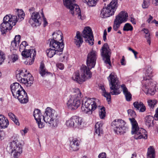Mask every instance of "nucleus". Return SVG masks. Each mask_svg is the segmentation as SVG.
I'll return each mask as SVG.
<instances>
[{"instance_id": "42", "label": "nucleus", "mask_w": 158, "mask_h": 158, "mask_svg": "<svg viewBox=\"0 0 158 158\" xmlns=\"http://www.w3.org/2000/svg\"><path fill=\"white\" fill-rule=\"evenodd\" d=\"M19 45V44L13 40L11 42V47L13 48L14 49H15L17 48Z\"/></svg>"}, {"instance_id": "60", "label": "nucleus", "mask_w": 158, "mask_h": 158, "mask_svg": "<svg viewBox=\"0 0 158 158\" xmlns=\"http://www.w3.org/2000/svg\"><path fill=\"white\" fill-rule=\"evenodd\" d=\"M136 154L135 153H134L132 154V156L131 157V158H132V157L133 158H134V157H136Z\"/></svg>"}, {"instance_id": "25", "label": "nucleus", "mask_w": 158, "mask_h": 158, "mask_svg": "<svg viewBox=\"0 0 158 158\" xmlns=\"http://www.w3.org/2000/svg\"><path fill=\"white\" fill-rule=\"evenodd\" d=\"M121 87L123 89L126 100L128 102L131 101L132 100V95L130 92L128 91L125 85L123 84L121 85Z\"/></svg>"}, {"instance_id": "14", "label": "nucleus", "mask_w": 158, "mask_h": 158, "mask_svg": "<svg viewBox=\"0 0 158 158\" xmlns=\"http://www.w3.org/2000/svg\"><path fill=\"white\" fill-rule=\"evenodd\" d=\"M126 123L121 119H115L111 123V126L117 134L120 135L126 132L128 128L126 126Z\"/></svg>"}, {"instance_id": "31", "label": "nucleus", "mask_w": 158, "mask_h": 158, "mask_svg": "<svg viewBox=\"0 0 158 158\" xmlns=\"http://www.w3.org/2000/svg\"><path fill=\"white\" fill-rule=\"evenodd\" d=\"M24 71L27 72V70L24 69L20 71L18 73L16 74V77L17 80L23 83V79L25 73H24Z\"/></svg>"}, {"instance_id": "40", "label": "nucleus", "mask_w": 158, "mask_h": 158, "mask_svg": "<svg viewBox=\"0 0 158 158\" xmlns=\"http://www.w3.org/2000/svg\"><path fill=\"white\" fill-rule=\"evenodd\" d=\"M18 56L16 54H13L10 56L11 61L13 62H15L18 59Z\"/></svg>"}, {"instance_id": "35", "label": "nucleus", "mask_w": 158, "mask_h": 158, "mask_svg": "<svg viewBox=\"0 0 158 158\" xmlns=\"http://www.w3.org/2000/svg\"><path fill=\"white\" fill-rule=\"evenodd\" d=\"M28 45L27 42L25 41H23L19 46V51L21 52L25 49L26 47Z\"/></svg>"}, {"instance_id": "62", "label": "nucleus", "mask_w": 158, "mask_h": 158, "mask_svg": "<svg viewBox=\"0 0 158 158\" xmlns=\"http://www.w3.org/2000/svg\"><path fill=\"white\" fill-rule=\"evenodd\" d=\"M107 35V32L106 30H104V34L103 35L104 36H106Z\"/></svg>"}, {"instance_id": "54", "label": "nucleus", "mask_w": 158, "mask_h": 158, "mask_svg": "<svg viewBox=\"0 0 158 158\" xmlns=\"http://www.w3.org/2000/svg\"><path fill=\"white\" fill-rule=\"evenodd\" d=\"M153 19V17L151 15H149V19L147 20V22L148 23H149Z\"/></svg>"}, {"instance_id": "27", "label": "nucleus", "mask_w": 158, "mask_h": 158, "mask_svg": "<svg viewBox=\"0 0 158 158\" xmlns=\"http://www.w3.org/2000/svg\"><path fill=\"white\" fill-rule=\"evenodd\" d=\"M102 125V123L101 122H97L95 125V132L99 136L101 134H103Z\"/></svg>"}, {"instance_id": "36", "label": "nucleus", "mask_w": 158, "mask_h": 158, "mask_svg": "<svg viewBox=\"0 0 158 158\" xmlns=\"http://www.w3.org/2000/svg\"><path fill=\"white\" fill-rule=\"evenodd\" d=\"M148 105L152 109H153L154 105H155L157 103V101L156 100H149L148 102Z\"/></svg>"}, {"instance_id": "21", "label": "nucleus", "mask_w": 158, "mask_h": 158, "mask_svg": "<svg viewBox=\"0 0 158 158\" xmlns=\"http://www.w3.org/2000/svg\"><path fill=\"white\" fill-rule=\"evenodd\" d=\"M50 47V48L47 49L46 51L47 55L48 57L51 58L55 54L60 56L62 54L63 50H61L60 48H56ZM58 48L59 47H58Z\"/></svg>"}, {"instance_id": "49", "label": "nucleus", "mask_w": 158, "mask_h": 158, "mask_svg": "<svg viewBox=\"0 0 158 158\" xmlns=\"http://www.w3.org/2000/svg\"><path fill=\"white\" fill-rule=\"evenodd\" d=\"M42 16L43 17L44 19V26L45 27L47 25L48 22L46 20V18L44 17L43 12L42 13Z\"/></svg>"}, {"instance_id": "1", "label": "nucleus", "mask_w": 158, "mask_h": 158, "mask_svg": "<svg viewBox=\"0 0 158 158\" xmlns=\"http://www.w3.org/2000/svg\"><path fill=\"white\" fill-rule=\"evenodd\" d=\"M97 57V52L94 50L91 51L88 55L86 64L88 67L83 65L81 68L80 72L76 71L74 73L72 77L73 80L80 84L85 81L87 79L90 78L92 73L90 69L95 66Z\"/></svg>"}, {"instance_id": "26", "label": "nucleus", "mask_w": 158, "mask_h": 158, "mask_svg": "<svg viewBox=\"0 0 158 158\" xmlns=\"http://www.w3.org/2000/svg\"><path fill=\"white\" fill-rule=\"evenodd\" d=\"M9 124L8 119L3 115H1L0 116V127L2 128H5L7 127Z\"/></svg>"}, {"instance_id": "32", "label": "nucleus", "mask_w": 158, "mask_h": 158, "mask_svg": "<svg viewBox=\"0 0 158 158\" xmlns=\"http://www.w3.org/2000/svg\"><path fill=\"white\" fill-rule=\"evenodd\" d=\"M98 0H83V2L86 3L89 6H95L97 3Z\"/></svg>"}, {"instance_id": "23", "label": "nucleus", "mask_w": 158, "mask_h": 158, "mask_svg": "<svg viewBox=\"0 0 158 158\" xmlns=\"http://www.w3.org/2000/svg\"><path fill=\"white\" fill-rule=\"evenodd\" d=\"M79 141L76 138H73L71 140L70 139V148L73 151H76L79 148Z\"/></svg>"}, {"instance_id": "45", "label": "nucleus", "mask_w": 158, "mask_h": 158, "mask_svg": "<svg viewBox=\"0 0 158 158\" xmlns=\"http://www.w3.org/2000/svg\"><path fill=\"white\" fill-rule=\"evenodd\" d=\"M8 115L9 118L12 120H13L16 117V116L12 113L10 112L8 113Z\"/></svg>"}, {"instance_id": "30", "label": "nucleus", "mask_w": 158, "mask_h": 158, "mask_svg": "<svg viewBox=\"0 0 158 158\" xmlns=\"http://www.w3.org/2000/svg\"><path fill=\"white\" fill-rule=\"evenodd\" d=\"M155 149L153 146H150L148 149L147 158H155Z\"/></svg>"}, {"instance_id": "57", "label": "nucleus", "mask_w": 158, "mask_h": 158, "mask_svg": "<svg viewBox=\"0 0 158 158\" xmlns=\"http://www.w3.org/2000/svg\"><path fill=\"white\" fill-rule=\"evenodd\" d=\"M21 132L22 134V135H23V134H25L27 132V131L26 130L24 129V130H22V131H21Z\"/></svg>"}, {"instance_id": "3", "label": "nucleus", "mask_w": 158, "mask_h": 158, "mask_svg": "<svg viewBox=\"0 0 158 158\" xmlns=\"http://www.w3.org/2000/svg\"><path fill=\"white\" fill-rule=\"evenodd\" d=\"M16 14L15 15H6L3 18V22L0 25V30L2 34H4L12 29L13 26L15 25L17 21L20 22L24 19L25 14L22 10L16 9Z\"/></svg>"}, {"instance_id": "59", "label": "nucleus", "mask_w": 158, "mask_h": 158, "mask_svg": "<svg viewBox=\"0 0 158 158\" xmlns=\"http://www.w3.org/2000/svg\"><path fill=\"white\" fill-rule=\"evenodd\" d=\"M112 29V27H108L107 29V31L108 32H109Z\"/></svg>"}, {"instance_id": "64", "label": "nucleus", "mask_w": 158, "mask_h": 158, "mask_svg": "<svg viewBox=\"0 0 158 158\" xmlns=\"http://www.w3.org/2000/svg\"><path fill=\"white\" fill-rule=\"evenodd\" d=\"M3 133V131H0V139L1 138L2 136V133Z\"/></svg>"}, {"instance_id": "16", "label": "nucleus", "mask_w": 158, "mask_h": 158, "mask_svg": "<svg viewBox=\"0 0 158 158\" xmlns=\"http://www.w3.org/2000/svg\"><path fill=\"white\" fill-rule=\"evenodd\" d=\"M82 118L76 116H73L66 123V125L68 127L80 128L82 127Z\"/></svg>"}, {"instance_id": "43", "label": "nucleus", "mask_w": 158, "mask_h": 158, "mask_svg": "<svg viewBox=\"0 0 158 158\" xmlns=\"http://www.w3.org/2000/svg\"><path fill=\"white\" fill-rule=\"evenodd\" d=\"M21 38V36L19 35H16L14 38V41H15L16 42L19 44Z\"/></svg>"}, {"instance_id": "13", "label": "nucleus", "mask_w": 158, "mask_h": 158, "mask_svg": "<svg viewBox=\"0 0 158 158\" xmlns=\"http://www.w3.org/2000/svg\"><path fill=\"white\" fill-rule=\"evenodd\" d=\"M96 100L94 98H88L85 103L82 104L81 107L82 111L89 114H92V111L95 110L97 106L96 102Z\"/></svg>"}, {"instance_id": "48", "label": "nucleus", "mask_w": 158, "mask_h": 158, "mask_svg": "<svg viewBox=\"0 0 158 158\" xmlns=\"http://www.w3.org/2000/svg\"><path fill=\"white\" fill-rule=\"evenodd\" d=\"M140 108L139 111L140 112H144L146 110V107L143 103L142 105V106H141Z\"/></svg>"}, {"instance_id": "12", "label": "nucleus", "mask_w": 158, "mask_h": 158, "mask_svg": "<svg viewBox=\"0 0 158 158\" xmlns=\"http://www.w3.org/2000/svg\"><path fill=\"white\" fill-rule=\"evenodd\" d=\"M117 0H112L107 7H103L101 11L100 16L106 18L114 14L117 6Z\"/></svg>"}, {"instance_id": "47", "label": "nucleus", "mask_w": 158, "mask_h": 158, "mask_svg": "<svg viewBox=\"0 0 158 158\" xmlns=\"http://www.w3.org/2000/svg\"><path fill=\"white\" fill-rule=\"evenodd\" d=\"M58 68L62 70L64 69V66L62 63H59L57 64Z\"/></svg>"}, {"instance_id": "28", "label": "nucleus", "mask_w": 158, "mask_h": 158, "mask_svg": "<svg viewBox=\"0 0 158 158\" xmlns=\"http://www.w3.org/2000/svg\"><path fill=\"white\" fill-rule=\"evenodd\" d=\"M40 73L42 76H44L45 75L51 74L50 72H48L46 69L44 64L43 62L41 61L40 63Z\"/></svg>"}, {"instance_id": "44", "label": "nucleus", "mask_w": 158, "mask_h": 158, "mask_svg": "<svg viewBox=\"0 0 158 158\" xmlns=\"http://www.w3.org/2000/svg\"><path fill=\"white\" fill-rule=\"evenodd\" d=\"M41 120H38V121H36L38 123L39 127L40 128H42L44 127V125L41 121Z\"/></svg>"}, {"instance_id": "53", "label": "nucleus", "mask_w": 158, "mask_h": 158, "mask_svg": "<svg viewBox=\"0 0 158 158\" xmlns=\"http://www.w3.org/2000/svg\"><path fill=\"white\" fill-rule=\"evenodd\" d=\"M35 9L33 7H31L29 9V11L31 13H32L34 12H35Z\"/></svg>"}, {"instance_id": "51", "label": "nucleus", "mask_w": 158, "mask_h": 158, "mask_svg": "<svg viewBox=\"0 0 158 158\" xmlns=\"http://www.w3.org/2000/svg\"><path fill=\"white\" fill-rule=\"evenodd\" d=\"M17 125H19V122L18 120V119L15 117V119H14L13 120H12Z\"/></svg>"}, {"instance_id": "52", "label": "nucleus", "mask_w": 158, "mask_h": 158, "mask_svg": "<svg viewBox=\"0 0 158 158\" xmlns=\"http://www.w3.org/2000/svg\"><path fill=\"white\" fill-rule=\"evenodd\" d=\"M131 22L134 24H136V20L133 17H131L130 19Z\"/></svg>"}, {"instance_id": "33", "label": "nucleus", "mask_w": 158, "mask_h": 158, "mask_svg": "<svg viewBox=\"0 0 158 158\" xmlns=\"http://www.w3.org/2000/svg\"><path fill=\"white\" fill-rule=\"evenodd\" d=\"M123 30L125 31H132L133 30V27L131 24L127 23L124 25Z\"/></svg>"}, {"instance_id": "61", "label": "nucleus", "mask_w": 158, "mask_h": 158, "mask_svg": "<svg viewBox=\"0 0 158 158\" xmlns=\"http://www.w3.org/2000/svg\"><path fill=\"white\" fill-rule=\"evenodd\" d=\"M103 40L104 41H106V36L103 35Z\"/></svg>"}, {"instance_id": "41", "label": "nucleus", "mask_w": 158, "mask_h": 158, "mask_svg": "<svg viewBox=\"0 0 158 158\" xmlns=\"http://www.w3.org/2000/svg\"><path fill=\"white\" fill-rule=\"evenodd\" d=\"M5 59V54L2 52H0V65L4 62Z\"/></svg>"}, {"instance_id": "37", "label": "nucleus", "mask_w": 158, "mask_h": 158, "mask_svg": "<svg viewBox=\"0 0 158 158\" xmlns=\"http://www.w3.org/2000/svg\"><path fill=\"white\" fill-rule=\"evenodd\" d=\"M143 31L146 34L145 37L147 40V42L149 45H150L151 44L150 37V34L148 33V30L147 29H144Z\"/></svg>"}, {"instance_id": "38", "label": "nucleus", "mask_w": 158, "mask_h": 158, "mask_svg": "<svg viewBox=\"0 0 158 158\" xmlns=\"http://www.w3.org/2000/svg\"><path fill=\"white\" fill-rule=\"evenodd\" d=\"M143 103L141 102L136 101L133 103V105L136 110H139L140 108L142 105Z\"/></svg>"}, {"instance_id": "24", "label": "nucleus", "mask_w": 158, "mask_h": 158, "mask_svg": "<svg viewBox=\"0 0 158 158\" xmlns=\"http://www.w3.org/2000/svg\"><path fill=\"white\" fill-rule=\"evenodd\" d=\"M74 43L78 47H80L83 42V40L81 36L80 32L77 31L76 35L74 37Z\"/></svg>"}, {"instance_id": "10", "label": "nucleus", "mask_w": 158, "mask_h": 158, "mask_svg": "<svg viewBox=\"0 0 158 158\" xmlns=\"http://www.w3.org/2000/svg\"><path fill=\"white\" fill-rule=\"evenodd\" d=\"M61 32L60 31L56 32H54L52 34L53 39H49L48 41L50 42L49 47L53 48H60L61 50H63L64 44L62 42H60L58 41L62 40L63 36Z\"/></svg>"}, {"instance_id": "9", "label": "nucleus", "mask_w": 158, "mask_h": 158, "mask_svg": "<svg viewBox=\"0 0 158 158\" xmlns=\"http://www.w3.org/2000/svg\"><path fill=\"white\" fill-rule=\"evenodd\" d=\"M83 97L80 90L78 88L74 89V94L70 97L67 103L68 108L71 110H76L81 105L80 98Z\"/></svg>"}, {"instance_id": "50", "label": "nucleus", "mask_w": 158, "mask_h": 158, "mask_svg": "<svg viewBox=\"0 0 158 158\" xmlns=\"http://www.w3.org/2000/svg\"><path fill=\"white\" fill-rule=\"evenodd\" d=\"M125 58L124 56H123L122 59L121 60V63L122 65H125Z\"/></svg>"}, {"instance_id": "34", "label": "nucleus", "mask_w": 158, "mask_h": 158, "mask_svg": "<svg viewBox=\"0 0 158 158\" xmlns=\"http://www.w3.org/2000/svg\"><path fill=\"white\" fill-rule=\"evenodd\" d=\"M99 115L101 118L103 119L106 116L105 108L103 107L100 108L99 110Z\"/></svg>"}, {"instance_id": "29", "label": "nucleus", "mask_w": 158, "mask_h": 158, "mask_svg": "<svg viewBox=\"0 0 158 158\" xmlns=\"http://www.w3.org/2000/svg\"><path fill=\"white\" fill-rule=\"evenodd\" d=\"M153 120L154 118L153 117L150 115L147 116L145 118V124L148 128L154 125Z\"/></svg>"}, {"instance_id": "46", "label": "nucleus", "mask_w": 158, "mask_h": 158, "mask_svg": "<svg viewBox=\"0 0 158 158\" xmlns=\"http://www.w3.org/2000/svg\"><path fill=\"white\" fill-rule=\"evenodd\" d=\"M99 158H106V154L105 152H102L100 153L98 156Z\"/></svg>"}, {"instance_id": "11", "label": "nucleus", "mask_w": 158, "mask_h": 158, "mask_svg": "<svg viewBox=\"0 0 158 158\" xmlns=\"http://www.w3.org/2000/svg\"><path fill=\"white\" fill-rule=\"evenodd\" d=\"M63 2L64 5L73 15H77L78 18L82 19L81 10L79 6L75 3V0H63Z\"/></svg>"}, {"instance_id": "5", "label": "nucleus", "mask_w": 158, "mask_h": 158, "mask_svg": "<svg viewBox=\"0 0 158 158\" xmlns=\"http://www.w3.org/2000/svg\"><path fill=\"white\" fill-rule=\"evenodd\" d=\"M127 113L129 116L132 117V118H129V119L132 126L131 133L134 134V138L136 139L143 138L147 139L148 138L147 132L145 129L139 127L137 122L134 118L136 115L135 111L129 109L127 110Z\"/></svg>"}, {"instance_id": "8", "label": "nucleus", "mask_w": 158, "mask_h": 158, "mask_svg": "<svg viewBox=\"0 0 158 158\" xmlns=\"http://www.w3.org/2000/svg\"><path fill=\"white\" fill-rule=\"evenodd\" d=\"M11 140V142L9 143L7 147V151L9 154L13 153L15 158H17L22 153V148L18 140L17 136L14 135Z\"/></svg>"}, {"instance_id": "7", "label": "nucleus", "mask_w": 158, "mask_h": 158, "mask_svg": "<svg viewBox=\"0 0 158 158\" xmlns=\"http://www.w3.org/2000/svg\"><path fill=\"white\" fill-rule=\"evenodd\" d=\"M10 89L13 96L21 103H26L28 102L27 94L19 83L16 82L13 83L10 85Z\"/></svg>"}, {"instance_id": "17", "label": "nucleus", "mask_w": 158, "mask_h": 158, "mask_svg": "<svg viewBox=\"0 0 158 158\" xmlns=\"http://www.w3.org/2000/svg\"><path fill=\"white\" fill-rule=\"evenodd\" d=\"M22 55L24 57L28 58L29 60L25 61V63L29 65L32 64L34 62L36 54V51L33 49H26L22 52Z\"/></svg>"}, {"instance_id": "18", "label": "nucleus", "mask_w": 158, "mask_h": 158, "mask_svg": "<svg viewBox=\"0 0 158 158\" xmlns=\"http://www.w3.org/2000/svg\"><path fill=\"white\" fill-rule=\"evenodd\" d=\"M110 51L108 44L106 43L102 47V51L101 52L105 63L106 64H108L110 66L111 65Z\"/></svg>"}, {"instance_id": "2", "label": "nucleus", "mask_w": 158, "mask_h": 158, "mask_svg": "<svg viewBox=\"0 0 158 158\" xmlns=\"http://www.w3.org/2000/svg\"><path fill=\"white\" fill-rule=\"evenodd\" d=\"M33 116L36 121L43 118L44 121L50 124L51 126L55 127L57 125L58 120L57 113L50 107H48L46 109L44 116L41 114L40 110H35Z\"/></svg>"}, {"instance_id": "55", "label": "nucleus", "mask_w": 158, "mask_h": 158, "mask_svg": "<svg viewBox=\"0 0 158 158\" xmlns=\"http://www.w3.org/2000/svg\"><path fill=\"white\" fill-rule=\"evenodd\" d=\"M152 2L156 6L158 5V0H152Z\"/></svg>"}, {"instance_id": "39", "label": "nucleus", "mask_w": 158, "mask_h": 158, "mask_svg": "<svg viewBox=\"0 0 158 158\" xmlns=\"http://www.w3.org/2000/svg\"><path fill=\"white\" fill-rule=\"evenodd\" d=\"M150 5V2L149 0H144L142 6L143 8H148Z\"/></svg>"}, {"instance_id": "20", "label": "nucleus", "mask_w": 158, "mask_h": 158, "mask_svg": "<svg viewBox=\"0 0 158 158\" xmlns=\"http://www.w3.org/2000/svg\"><path fill=\"white\" fill-rule=\"evenodd\" d=\"M42 21V19L39 13L35 12L31 14L29 22L32 27H35L39 26Z\"/></svg>"}, {"instance_id": "4", "label": "nucleus", "mask_w": 158, "mask_h": 158, "mask_svg": "<svg viewBox=\"0 0 158 158\" xmlns=\"http://www.w3.org/2000/svg\"><path fill=\"white\" fill-rule=\"evenodd\" d=\"M144 71L145 76L143 77L142 81L143 88L147 94L153 95L155 94L156 82L154 81L150 80L153 76L152 68L150 66H148L145 67Z\"/></svg>"}, {"instance_id": "22", "label": "nucleus", "mask_w": 158, "mask_h": 158, "mask_svg": "<svg viewBox=\"0 0 158 158\" xmlns=\"http://www.w3.org/2000/svg\"><path fill=\"white\" fill-rule=\"evenodd\" d=\"M34 79L32 76L29 73H27V74L25 73L23 79V83L27 87L31 86L33 83Z\"/></svg>"}, {"instance_id": "19", "label": "nucleus", "mask_w": 158, "mask_h": 158, "mask_svg": "<svg viewBox=\"0 0 158 158\" xmlns=\"http://www.w3.org/2000/svg\"><path fill=\"white\" fill-rule=\"evenodd\" d=\"M82 36L85 39L86 43H88L89 45H92L94 44V36L91 28L87 27L84 28L82 33Z\"/></svg>"}, {"instance_id": "63", "label": "nucleus", "mask_w": 158, "mask_h": 158, "mask_svg": "<svg viewBox=\"0 0 158 158\" xmlns=\"http://www.w3.org/2000/svg\"><path fill=\"white\" fill-rule=\"evenodd\" d=\"M138 54V53L137 52H136V53H135L134 54L135 57L136 58H137V57L136 56V55Z\"/></svg>"}, {"instance_id": "6", "label": "nucleus", "mask_w": 158, "mask_h": 158, "mask_svg": "<svg viewBox=\"0 0 158 158\" xmlns=\"http://www.w3.org/2000/svg\"><path fill=\"white\" fill-rule=\"evenodd\" d=\"M110 87V93L106 92L103 86H101L100 89L102 90L104 96L106 98L108 101H110L112 95H117L121 93L119 88L120 85L118 83V80L116 76L111 73L108 77Z\"/></svg>"}, {"instance_id": "58", "label": "nucleus", "mask_w": 158, "mask_h": 158, "mask_svg": "<svg viewBox=\"0 0 158 158\" xmlns=\"http://www.w3.org/2000/svg\"><path fill=\"white\" fill-rule=\"evenodd\" d=\"M152 23H155L156 24H158V22L155 19H154V20H153V21H152Z\"/></svg>"}, {"instance_id": "56", "label": "nucleus", "mask_w": 158, "mask_h": 158, "mask_svg": "<svg viewBox=\"0 0 158 158\" xmlns=\"http://www.w3.org/2000/svg\"><path fill=\"white\" fill-rule=\"evenodd\" d=\"M155 117L156 118H157V119L158 120V108L156 110V113L155 115Z\"/></svg>"}, {"instance_id": "15", "label": "nucleus", "mask_w": 158, "mask_h": 158, "mask_svg": "<svg viewBox=\"0 0 158 158\" xmlns=\"http://www.w3.org/2000/svg\"><path fill=\"white\" fill-rule=\"evenodd\" d=\"M128 14L125 11H122L115 17L114 21L113 28L115 31H117L121 24L126 22L128 19Z\"/></svg>"}]
</instances>
